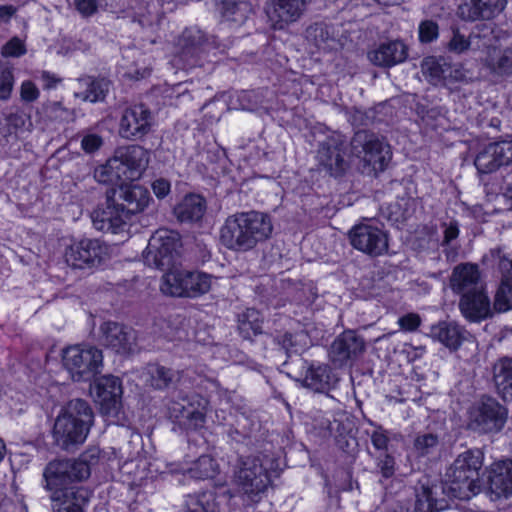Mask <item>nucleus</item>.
Returning a JSON list of instances; mask_svg holds the SVG:
<instances>
[{"label": "nucleus", "instance_id": "obj_29", "mask_svg": "<svg viewBox=\"0 0 512 512\" xmlns=\"http://www.w3.org/2000/svg\"><path fill=\"white\" fill-rule=\"evenodd\" d=\"M499 43L491 48L482 59L483 66L493 76L507 78L512 76V45Z\"/></svg>", "mask_w": 512, "mask_h": 512}, {"label": "nucleus", "instance_id": "obj_51", "mask_svg": "<svg viewBox=\"0 0 512 512\" xmlns=\"http://www.w3.org/2000/svg\"><path fill=\"white\" fill-rule=\"evenodd\" d=\"M370 440L376 450L380 453H387L389 438L387 432L381 426L372 431Z\"/></svg>", "mask_w": 512, "mask_h": 512}, {"label": "nucleus", "instance_id": "obj_17", "mask_svg": "<svg viewBox=\"0 0 512 512\" xmlns=\"http://www.w3.org/2000/svg\"><path fill=\"white\" fill-rule=\"evenodd\" d=\"M351 245L370 256H380L388 250L387 234L369 223L355 225L348 233Z\"/></svg>", "mask_w": 512, "mask_h": 512}, {"label": "nucleus", "instance_id": "obj_47", "mask_svg": "<svg viewBox=\"0 0 512 512\" xmlns=\"http://www.w3.org/2000/svg\"><path fill=\"white\" fill-rule=\"evenodd\" d=\"M419 40L422 43H430L437 39L439 35V26L433 20H424L419 24Z\"/></svg>", "mask_w": 512, "mask_h": 512}, {"label": "nucleus", "instance_id": "obj_39", "mask_svg": "<svg viewBox=\"0 0 512 512\" xmlns=\"http://www.w3.org/2000/svg\"><path fill=\"white\" fill-rule=\"evenodd\" d=\"M262 325L263 317L261 313L254 308H248L238 315V331L244 339H251L261 334Z\"/></svg>", "mask_w": 512, "mask_h": 512}, {"label": "nucleus", "instance_id": "obj_55", "mask_svg": "<svg viewBox=\"0 0 512 512\" xmlns=\"http://www.w3.org/2000/svg\"><path fill=\"white\" fill-rule=\"evenodd\" d=\"M74 5L83 17L93 15L98 8L96 0H74Z\"/></svg>", "mask_w": 512, "mask_h": 512}, {"label": "nucleus", "instance_id": "obj_25", "mask_svg": "<svg viewBox=\"0 0 512 512\" xmlns=\"http://www.w3.org/2000/svg\"><path fill=\"white\" fill-rule=\"evenodd\" d=\"M450 287L460 295L485 288L478 265L468 262L456 265L450 276Z\"/></svg>", "mask_w": 512, "mask_h": 512}, {"label": "nucleus", "instance_id": "obj_34", "mask_svg": "<svg viewBox=\"0 0 512 512\" xmlns=\"http://www.w3.org/2000/svg\"><path fill=\"white\" fill-rule=\"evenodd\" d=\"M183 49L178 56L179 60H183V67L190 68L196 65L195 59L199 49L206 42L204 33L196 28L185 29L182 34Z\"/></svg>", "mask_w": 512, "mask_h": 512}, {"label": "nucleus", "instance_id": "obj_60", "mask_svg": "<svg viewBox=\"0 0 512 512\" xmlns=\"http://www.w3.org/2000/svg\"><path fill=\"white\" fill-rule=\"evenodd\" d=\"M386 512H411V503L407 500L397 499L389 504Z\"/></svg>", "mask_w": 512, "mask_h": 512}, {"label": "nucleus", "instance_id": "obj_59", "mask_svg": "<svg viewBox=\"0 0 512 512\" xmlns=\"http://www.w3.org/2000/svg\"><path fill=\"white\" fill-rule=\"evenodd\" d=\"M17 7L14 5H0V25L8 24L10 20L15 16Z\"/></svg>", "mask_w": 512, "mask_h": 512}, {"label": "nucleus", "instance_id": "obj_36", "mask_svg": "<svg viewBox=\"0 0 512 512\" xmlns=\"http://www.w3.org/2000/svg\"><path fill=\"white\" fill-rule=\"evenodd\" d=\"M493 379L503 400H512V359L504 358L494 365Z\"/></svg>", "mask_w": 512, "mask_h": 512}, {"label": "nucleus", "instance_id": "obj_53", "mask_svg": "<svg viewBox=\"0 0 512 512\" xmlns=\"http://www.w3.org/2000/svg\"><path fill=\"white\" fill-rule=\"evenodd\" d=\"M103 144V139L97 134H87L81 140V147L86 153L97 151Z\"/></svg>", "mask_w": 512, "mask_h": 512}, {"label": "nucleus", "instance_id": "obj_49", "mask_svg": "<svg viewBox=\"0 0 512 512\" xmlns=\"http://www.w3.org/2000/svg\"><path fill=\"white\" fill-rule=\"evenodd\" d=\"M376 467L379 469L381 475L388 479L395 473V459L389 453H379L376 456Z\"/></svg>", "mask_w": 512, "mask_h": 512}, {"label": "nucleus", "instance_id": "obj_26", "mask_svg": "<svg viewBox=\"0 0 512 512\" xmlns=\"http://www.w3.org/2000/svg\"><path fill=\"white\" fill-rule=\"evenodd\" d=\"M507 31L501 29L491 22L477 24L470 33L472 50L485 51V55L491 48L497 47L499 43L507 42L509 39Z\"/></svg>", "mask_w": 512, "mask_h": 512}, {"label": "nucleus", "instance_id": "obj_58", "mask_svg": "<svg viewBox=\"0 0 512 512\" xmlns=\"http://www.w3.org/2000/svg\"><path fill=\"white\" fill-rule=\"evenodd\" d=\"M152 189L158 198H163L170 191V183L165 179H157L153 182Z\"/></svg>", "mask_w": 512, "mask_h": 512}, {"label": "nucleus", "instance_id": "obj_10", "mask_svg": "<svg viewBox=\"0 0 512 512\" xmlns=\"http://www.w3.org/2000/svg\"><path fill=\"white\" fill-rule=\"evenodd\" d=\"M181 239L178 232L157 230L149 239L143 252L144 262L158 269L170 268L180 255Z\"/></svg>", "mask_w": 512, "mask_h": 512}, {"label": "nucleus", "instance_id": "obj_45", "mask_svg": "<svg viewBox=\"0 0 512 512\" xmlns=\"http://www.w3.org/2000/svg\"><path fill=\"white\" fill-rule=\"evenodd\" d=\"M452 33L453 35L447 45L450 52L461 54L468 49H472L470 35L465 37V35L460 33L459 29H453Z\"/></svg>", "mask_w": 512, "mask_h": 512}, {"label": "nucleus", "instance_id": "obj_46", "mask_svg": "<svg viewBox=\"0 0 512 512\" xmlns=\"http://www.w3.org/2000/svg\"><path fill=\"white\" fill-rule=\"evenodd\" d=\"M14 85V76L12 69L7 66H0V99L10 98Z\"/></svg>", "mask_w": 512, "mask_h": 512}, {"label": "nucleus", "instance_id": "obj_48", "mask_svg": "<svg viewBox=\"0 0 512 512\" xmlns=\"http://www.w3.org/2000/svg\"><path fill=\"white\" fill-rule=\"evenodd\" d=\"M45 110L47 115L55 121H69L74 117L73 112L65 108L60 102L49 103Z\"/></svg>", "mask_w": 512, "mask_h": 512}, {"label": "nucleus", "instance_id": "obj_16", "mask_svg": "<svg viewBox=\"0 0 512 512\" xmlns=\"http://www.w3.org/2000/svg\"><path fill=\"white\" fill-rule=\"evenodd\" d=\"M311 3L312 0H267L265 12L271 27L283 30L298 22Z\"/></svg>", "mask_w": 512, "mask_h": 512}, {"label": "nucleus", "instance_id": "obj_23", "mask_svg": "<svg viewBox=\"0 0 512 512\" xmlns=\"http://www.w3.org/2000/svg\"><path fill=\"white\" fill-rule=\"evenodd\" d=\"M95 391L101 409L106 414H116L121 407L123 394L121 380L113 375H105L96 380Z\"/></svg>", "mask_w": 512, "mask_h": 512}, {"label": "nucleus", "instance_id": "obj_2", "mask_svg": "<svg viewBox=\"0 0 512 512\" xmlns=\"http://www.w3.org/2000/svg\"><path fill=\"white\" fill-rule=\"evenodd\" d=\"M273 232L271 217L262 212H239L229 216L220 229V242L227 249L247 252L269 239Z\"/></svg>", "mask_w": 512, "mask_h": 512}, {"label": "nucleus", "instance_id": "obj_63", "mask_svg": "<svg viewBox=\"0 0 512 512\" xmlns=\"http://www.w3.org/2000/svg\"><path fill=\"white\" fill-rule=\"evenodd\" d=\"M42 80L44 81V88L51 89L56 87V85L60 82L59 78H56L54 75L49 72L42 73Z\"/></svg>", "mask_w": 512, "mask_h": 512}, {"label": "nucleus", "instance_id": "obj_3", "mask_svg": "<svg viewBox=\"0 0 512 512\" xmlns=\"http://www.w3.org/2000/svg\"><path fill=\"white\" fill-rule=\"evenodd\" d=\"M93 421L94 413L87 401L79 398L70 400L55 419V444L66 451L74 450L86 440Z\"/></svg>", "mask_w": 512, "mask_h": 512}, {"label": "nucleus", "instance_id": "obj_30", "mask_svg": "<svg viewBox=\"0 0 512 512\" xmlns=\"http://www.w3.org/2000/svg\"><path fill=\"white\" fill-rule=\"evenodd\" d=\"M490 491L496 497H508L512 493V460H500L493 463L488 470Z\"/></svg>", "mask_w": 512, "mask_h": 512}, {"label": "nucleus", "instance_id": "obj_1", "mask_svg": "<svg viewBox=\"0 0 512 512\" xmlns=\"http://www.w3.org/2000/svg\"><path fill=\"white\" fill-rule=\"evenodd\" d=\"M149 200V191L140 185L121 184L118 188L108 189L107 206L93 212V226L104 233H122L127 229L130 215L143 211Z\"/></svg>", "mask_w": 512, "mask_h": 512}, {"label": "nucleus", "instance_id": "obj_14", "mask_svg": "<svg viewBox=\"0 0 512 512\" xmlns=\"http://www.w3.org/2000/svg\"><path fill=\"white\" fill-rule=\"evenodd\" d=\"M507 410L491 397H483L473 408L469 426L479 433L500 431L506 422Z\"/></svg>", "mask_w": 512, "mask_h": 512}, {"label": "nucleus", "instance_id": "obj_11", "mask_svg": "<svg viewBox=\"0 0 512 512\" xmlns=\"http://www.w3.org/2000/svg\"><path fill=\"white\" fill-rule=\"evenodd\" d=\"M90 475V467L85 460H57L50 462L44 470L45 488L51 493L70 486L74 481H81Z\"/></svg>", "mask_w": 512, "mask_h": 512}, {"label": "nucleus", "instance_id": "obj_32", "mask_svg": "<svg viewBox=\"0 0 512 512\" xmlns=\"http://www.w3.org/2000/svg\"><path fill=\"white\" fill-rule=\"evenodd\" d=\"M54 512H83L87 502V491L83 488H66L51 493Z\"/></svg>", "mask_w": 512, "mask_h": 512}, {"label": "nucleus", "instance_id": "obj_40", "mask_svg": "<svg viewBox=\"0 0 512 512\" xmlns=\"http://www.w3.org/2000/svg\"><path fill=\"white\" fill-rule=\"evenodd\" d=\"M219 9L224 20L237 24L244 23L252 12V6L246 1L224 0Z\"/></svg>", "mask_w": 512, "mask_h": 512}, {"label": "nucleus", "instance_id": "obj_19", "mask_svg": "<svg viewBox=\"0 0 512 512\" xmlns=\"http://www.w3.org/2000/svg\"><path fill=\"white\" fill-rule=\"evenodd\" d=\"M365 350L362 337L352 330L341 333L331 344L329 358L335 366L342 367L357 359Z\"/></svg>", "mask_w": 512, "mask_h": 512}, {"label": "nucleus", "instance_id": "obj_64", "mask_svg": "<svg viewBox=\"0 0 512 512\" xmlns=\"http://www.w3.org/2000/svg\"><path fill=\"white\" fill-rule=\"evenodd\" d=\"M503 185L504 195L512 200V169L503 176Z\"/></svg>", "mask_w": 512, "mask_h": 512}, {"label": "nucleus", "instance_id": "obj_33", "mask_svg": "<svg viewBox=\"0 0 512 512\" xmlns=\"http://www.w3.org/2000/svg\"><path fill=\"white\" fill-rule=\"evenodd\" d=\"M467 332L454 322H440L431 327L429 336L442 343L451 351H456L466 339Z\"/></svg>", "mask_w": 512, "mask_h": 512}, {"label": "nucleus", "instance_id": "obj_24", "mask_svg": "<svg viewBox=\"0 0 512 512\" xmlns=\"http://www.w3.org/2000/svg\"><path fill=\"white\" fill-rule=\"evenodd\" d=\"M183 401L187 402V405L176 402L172 404L171 415L191 428L202 427L205 423L208 400L198 394H193Z\"/></svg>", "mask_w": 512, "mask_h": 512}, {"label": "nucleus", "instance_id": "obj_44", "mask_svg": "<svg viewBox=\"0 0 512 512\" xmlns=\"http://www.w3.org/2000/svg\"><path fill=\"white\" fill-rule=\"evenodd\" d=\"M438 436L433 433L418 435L414 440V447L421 455L431 453L438 445Z\"/></svg>", "mask_w": 512, "mask_h": 512}, {"label": "nucleus", "instance_id": "obj_56", "mask_svg": "<svg viewBox=\"0 0 512 512\" xmlns=\"http://www.w3.org/2000/svg\"><path fill=\"white\" fill-rule=\"evenodd\" d=\"M449 76L458 82L468 83L472 81V73L465 69L462 65H455L451 68Z\"/></svg>", "mask_w": 512, "mask_h": 512}, {"label": "nucleus", "instance_id": "obj_7", "mask_svg": "<svg viewBox=\"0 0 512 512\" xmlns=\"http://www.w3.org/2000/svg\"><path fill=\"white\" fill-rule=\"evenodd\" d=\"M350 144L352 154L360 160L363 174L377 175L387 168L392 157L390 147L374 133L357 131Z\"/></svg>", "mask_w": 512, "mask_h": 512}, {"label": "nucleus", "instance_id": "obj_13", "mask_svg": "<svg viewBox=\"0 0 512 512\" xmlns=\"http://www.w3.org/2000/svg\"><path fill=\"white\" fill-rule=\"evenodd\" d=\"M317 161L330 176L344 175L350 166L345 138L340 134L328 136L319 144Z\"/></svg>", "mask_w": 512, "mask_h": 512}, {"label": "nucleus", "instance_id": "obj_54", "mask_svg": "<svg viewBox=\"0 0 512 512\" xmlns=\"http://www.w3.org/2000/svg\"><path fill=\"white\" fill-rule=\"evenodd\" d=\"M21 99L25 102H33L39 97V90L31 81H24L20 88Z\"/></svg>", "mask_w": 512, "mask_h": 512}, {"label": "nucleus", "instance_id": "obj_5", "mask_svg": "<svg viewBox=\"0 0 512 512\" xmlns=\"http://www.w3.org/2000/svg\"><path fill=\"white\" fill-rule=\"evenodd\" d=\"M272 464L266 455L240 459L232 478L235 494L230 497L239 496L245 505L260 502L271 483L270 472L275 469Z\"/></svg>", "mask_w": 512, "mask_h": 512}, {"label": "nucleus", "instance_id": "obj_21", "mask_svg": "<svg viewBox=\"0 0 512 512\" xmlns=\"http://www.w3.org/2000/svg\"><path fill=\"white\" fill-rule=\"evenodd\" d=\"M507 0H464L457 8V16L465 22L489 21L506 7Z\"/></svg>", "mask_w": 512, "mask_h": 512}, {"label": "nucleus", "instance_id": "obj_61", "mask_svg": "<svg viewBox=\"0 0 512 512\" xmlns=\"http://www.w3.org/2000/svg\"><path fill=\"white\" fill-rule=\"evenodd\" d=\"M307 32H308L309 37H314L315 44L317 46H320V42H319L318 38H320L321 41L323 42L325 35H327L325 28L321 25H315L313 27H310L307 30Z\"/></svg>", "mask_w": 512, "mask_h": 512}, {"label": "nucleus", "instance_id": "obj_35", "mask_svg": "<svg viewBox=\"0 0 512 512\" xmlns=\"http://www.w3.org/2000/svg\"><path fill=\"white\" fill-rule=\"evenodd\" d=\"M205 210V199L197 194H189L174 208V214L181 222H195L203 217Z\"/></svg>", "mask_w": 512, "mask_h": 512}, {"label": "nucleus", "instance_id": "obj_12", "mask_svg": "<svg viewBox=\"0 0 512 512\" xmlns=\"http://www.w3.org/2000/svg\"><path fill=\"white\" fill-rule=\"evenodd\" d=\"M154 124L152 111L144 104H135L123 110L118 133L123 139L139 141L152 131Z\"/></svg>", "mask_w": 512, "mask_h": 512}, {"label": "nucleus", "instance_id": "obj_50", "mask_svg": "<svg viewBox=\"0 0 512 512\" xmlns=\"http://www.w3.org/2000/svg\"><path fill=\"white\" fill-rule=\"evenodd\" d=\"M27 49L23 40L18 37L11 38L1 50L4 57H21L26 54Z\"/></svg>", "mask_w": 512, "mask_h": 512}, {"label": "nucleus", "instance_id": "obj_38", "mask_svg": "<svg viewBox=\"0 0 512 512\" xmlns=\"http://www.w3.org/2000/svg\"><path fill=\"white\" fill-rule=\"evenodd\" d=\"M180 373L160 365H150L147 368L146 382L155 389H165L179 380Z\"/></svg>", "mask_w": 512, "mask_h": 512}, {"label": "nucleus", "instance_id": "obj_6", "mask_svg": "<svg viewBox=\"0 0 512 512\" xmlns=\"http://www.w3.org/2000/svg\"><path fill=\"white\" fill-rule=\"evenodd\" d=\"M150 153L140 145L118 147L105 165L95 170V178L102 183L133 180L147 168Z\"/></svg>", "mask_w": 512, "mask_h": 512}, {"label": "nucleus", "instance_id": "obj_57", "mask_svg": "<svg viewBox=\"0 0 512 512\" xmlns=\"http://www.w3.org/2000/svg\"><path fill=\"white\" fill-rule=\"evenodd\" d=\"M25 117L21 114H10L6 118L7 126H8V133L12 134L16 132L17 129L23 127L25 125Z\"/></svg>", "mask_w": 512, "mask_h": 512}, {"label": "nucleus", "instance_id": "obj_9", "mask_svg": "<svg viewBox=\"0 0 512 512\" xmlns=\"http://www.w3.org/2000/svg\"><path fill=\"white\" fill-rule=\"evenodd\" d=\"M63 365L74 381H90L103 367L102 350L93 346H71L63 351Z\"/></svg>", "mask_w": 512, "mask_h": 512}, {"label": "nucleus", "instance_id": "obj_31", "mask_svg": "<svg viewBox=\"0 0 512 512\" xmlns=\"http://www.w3.org/2000/svg\"><path fill=\"white\" fill-rule=\"evenodd\" d=\"M407 47L401 41L383 43L368 52L369 61L379 67H391L407 58Z\"/></svg>", "mask_w": 512, "mask_h": 512}, {"label": "nucleus", "instance_id": "obj_62", "mask_svg": "<svg viewBox=\"0 0 512 512\" xmlns=\"http://www.w3.org/2000/svg\"><path fill=\"white\" fill-rule=\"evenodd\" d=\"M459 235V229L456 223H450L445 227L444 240L443 242L448 244L452 240L456 239Z\"/></svg>", "mask_w": 512, "mask_h": 512}, {"label": "nucleus", "instance_id": "obj_37", "mask_svg": "<svg viewBox=\"0 0 512 512\" xmlns=\"http://www.w3.org/2000/svg\"><path fill=\"white\" fill-rule=\"evenodd\" d=\"M301 381L303 386L315 392H325L331 386V369L326 364L311 365L307 368L305 377Z\"/></svg>", "mask_w": 512, "mask_h": 512}, {"label": "nucleus", "instance_id": "obj_42", "mask_svg": "<svg viewBox=\"0 0 512 512\" xmlns=\"http://www.w3.org/2000/svg\"><path fill=\"white\" fill-rule=\"evenodd\" d=\"M184 512H217L214 494L205 491L188 495L184 503Z\"/></svg>", "mask_w": 512, "mask_h": 512}, {"label": "nucleus", "instance_id": "obj_4", "mask_svg": "<svg viewBox=\"0 0 512 512\" xmlns=\"http://www.w3.org/2000/svg\"><path fill=\"white\" fill-rule=\"evenodd\" d=\"M483 460L484 453L480 449H469L459 454L445 474L443 491L459 500H468L478 494Z\"/></svg>", "mask_w": 512, "mask_h": 512}, {"label": "nucleus", "instance_id": "obj_15", "mask_svg": "<svg viewBox=\"0 0 512 512\" xmlns=\"http://www.w3.org/2000/svg\"><path fill=\"white\" fill-rule=\"evenodd\" d=\"M107 256V246L98 239L85 238L71 244L65 251L66 263L75 269L99 266Z\"/></svg>", "mask_w": 512, "mask_h": 512}, {"label": "nucleus", "instance_id": "obj_22", "mask_svg": "<svg viewBox=\"0 0 512 512\" xmlns=\"http://www.w3.org/2000/svg\"><path fill=\"white\" fill-rule=\"evenodd\" d=\"M100 330L103 344L115 352L129 354L135 350L136 334L132 328L108 321L101 325Z\"/></svg>", "mask_w": 512, "mask_h": 512}, {"label": "nucleus", "instance_id": "obj_43", "mask_svg": "<svg viewBox=\"0 0 512 512\" xmlns=\"http://www.w3.org/2000/svg\"><path fill=\"white\" fill-rule=\"evenodd\" d=\"M187 472L191 478L198 480L213 478L218 472V465L211 456L201 455Z\"/></svg>", "mask_w": 512, "mask_h": 512}, {"label": "nucleus", "instance_id": "obj_20", "mask_svg": "<svg viewBox=\"0 0 512 512\" xmlns=\"http://www.w3.org/2000/svg\"><path fill=\"white\" fill-rule=\"evenodd\" d=\"M511 159L510 142H493L484 146L477 153L474 165L479 173L488 174L502 166L509 167Z\"/></svg>", "mask_w": 512, "mask_h": 512}, {"label": "nucleus", "instance_id": "obj_41", "mask_svg": "<svg viewBox=\"0 0 512 512\" xmlns=\"http://www.w3.org/2000/svg\"><path fill=\"white\" fill-rule=\"evenodd\" d=\"M275 342L290 357L293 354H300L307 348L308 335L302 330L296 333L285 332L283 335L277 336Z\"/></svg>", "mask_w": 512, "mask_h": 512}, {"label": "nucleus", "instance_id": "obj_18", "mask_svg": "<svg viewBox=\"0 0 512 512\" xmlns=\"http://www.w3.org/2000/svg\"><path fill=\"white\" fill-rule=\"evenodd\" d=\"M490 257L498 263V269L502 275L493 307L497 312H506L512 309V256L502 248H495L490 250Z\"/></svg>", "mask_w": 512, "mask_h": 512}, {"label": "nucleus", "instance_id": "obj_8", "mask_svg": "<svg viewBox=\"0 0 512 512\" xmlns=\"http://www.w3.org/2000/svg\"><path fill=\"white\" fill-rule=\"evenodd\" d=\"M213 279L205 272L175 269L163 275L160 289L174 297L197 298L210 291Z\"/></svg>", "mask_w": 512, "mask_h": 512}, {"label": "nucleus", "instance_id": "obj_52", "mask_svg": "<svg viewBox=\"0 0 512 512\" xmlns=\"http://www.w3.org/2000/svg\"><path fill=\"white\" fill-rule=\"evenodd\" d=\"M421 317L417 313H407L398 318L399 327L406 332H414L421 325Z\"/></svg>", "mask_w": 512, "mask_h": 512}, {"label": "nucleus", "instance_id": "obj_27", "mask_svg": "<svg viewBox=\"0 0 512 512\" xmlns=\"http://www.w3.org/2000/svg\"><path fill=\"white\" fill-rule=\"evenodd\" d=\"M111 82L105 77L83 75L75 81L74 97L83 102L97 103L105 100Z\"/></svg>", "mask_w": 512, "mask_h": 512}, {"label": "nucleus", "instance_id": "obj_28", "mask_svg": "<svg viewBox=\"0 0 512 512\" xmlns=\"http://www.w3.org/2000/svg\"><path fill=\"white\" fill-rule=\"evenodd\" d=\"M459 308L465 318L474 322L492 315L490 300L485 288L461 295Z\"/></svg>", "mask_w": 512, "mask_h": 512}]
</instances>
